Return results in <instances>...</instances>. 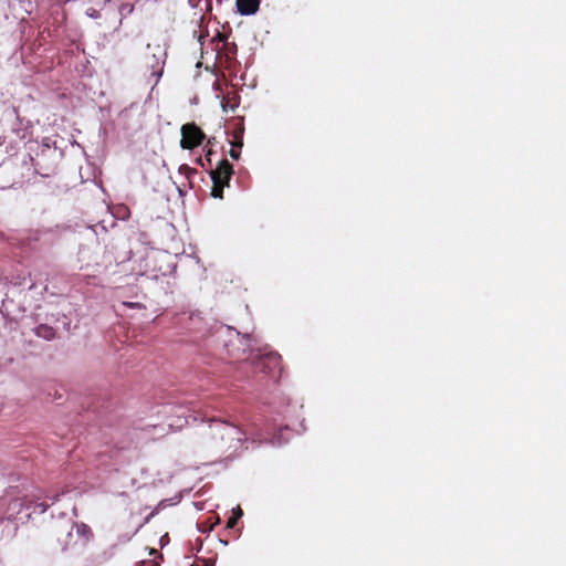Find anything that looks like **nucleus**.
I'll use <instances>...</instances> for the list:
<instances>
[{"instance_id": "f257e3e1", "label": "nucleus", "mask_w": 566, "mask_h": 566, "mask_svg": "<svg viewBox=\"0 0 566 566\" xmlns=\"http://www.w3.org/2000/svg\"><path fill=\"white\" fill-rule=\"evenodd\" d=\"M209 174L212 180L211 196L222 199L223 190L226 187H229L230 179L234 174L232 164L224 158Z\"/></svg>"}, {"instance_id": "f03ea898", "label": "nucleus", "mask_w": 566, "mask_h": 566, "mask_svg": "<svg viewBox=\"0 0 566 566\" xmlns=\"http://www.w3.org/2000/svg\"><path fill=\"white\" fill-rule=\"evenodd\" d=\"M181 139L180 147L182 149H193L200 146L206 139L203 130L195 123L184 124L180 128Z\"/></svg>"}, {"instance_id": "7ed1b4c3", "label": "nucleus", "mask_w": 566, "mask_h": 566, "mask_svg": "<svg viewBox=\"0 0 566 566\" xmlns=\"http://www.w3.org/2000/svg\"><path fill=\"white\" fill-rule=\"evenodd\" d=\"M211 434L214 439L221 441H233L242 442L245 433L238 427L228 422H217L211 428Z\"/></svg>"}, {"instance_id": "20e7f679", "label": "nucleus", "mask_w": 566, "mask_h": 566, "mask_svg": "<svg viewBox=\"0 0 566 566\" xmlns=\"http://www.w3.org/2000/svg\"><path fill=\"white\" fill-rule=\"evenodd\" d=\"M73 530V523H67L59 527L56 536L61 552H65L70 546H72Z\"/></svg>"}, {"instance_id": "39448f33", "label": "nucleus", "mask_w": 566, "mask_h": 566, "mask_svg": "<svg viewBox=\"0 0 566 566\" xmlns=\"http://www.w3.org/2000/svg\"><path fill=\"white\" fill-rule=\"evenodd\" d=\"M237 10L242 15L254 14L260 7V0H237Z\"/></svg>"}, {"instance_id": "423d86ee", "label": "nucleus", "mask_w": 566, "mask_h": 566, "mask_svg": "<svg viewBox=\"0 0 566 566\" xmlns=\"http://www.w3.org/2000/svg\"><path fill=\"white\" fill-rule=\"evenodd\" d=\"M34 333L36 336L46 340H51L55 337V329L46 324H40L36 326L34 328Z\"/></svg>"}, {"instance_id": "0eeeda50", "label": "nucleus", "mask_w": 566, "mask_h": 566, "mask_svg": "<svg viewBox=\"0 0 566 566\" xmlns=\"http://www.w3.org/2000/svg\"><path fill=\"white\" fill-rule=\"evenodd\" d=\"M74 528L78 537L83 538L84 543H87L93 537L91 527L84 523H73Z\"/></svg>"}, {"instance_id": "6e6552de", "label": "nucleus", "mask_w": 566, "mask_h": 566, "mask_svg": "<svg viewBox=\"0 0 566 566\" xmlns=\"http://www.w3.org/2000/svg\"><path fill=\"white\" fill-rule=\"evenodd\" d=\"M179 172L190 180L197 174V169L184 164L179 167Z\"/></svg>"}, {"instance_id": "1a4fd4ad", "label": "nucleus", "mask_w": 566, "mask_h": 566, "mask_svg": "<svg viewBox=\"0 0 566 566\" xmlns=\"http://www.w3.org/2000/svg\"><path fill=\"white\" fill-rule=\"evenodd\" d=\"M242 516V510L239 509V515H232L228 522H227V527L228 528H233L237 523H238V520Z\"/></svg>"}, {"instance_id": "9d476101", "label": "nucleus", "mask_w": 566, "mask_h": 566, "mask_svg": "<svg viewBox=\"0 0 566 566\" xmlns=\"http://www.w3.org/2000/svg\"><path fill=\"white\" fill-rule=\"evenodd\" d=\"M133 11H134V4L123 3L119 7L120 14H123L124 12L132 13Z\"/></svg>"}, {"instance_id": "9b49d317", "label": "nucleus", "mask_w": 566, "mask_h": 566, "mask_svg": "<svg viewBox=\"0 0 566 566\" xmlns=\"http://www.w3.org/2000/svg\"><path fill=\"white\" fill-rule=\"evenodd\" d=\"M231 158L238 160L240 158V151L234 149V148H231L230 151H229Z\"/></svg>"}, {"instance_id": "f8f14e48", "label": "nucleus", "mask_w": 566, "mask_h": 566, "mask_svg": "<svg viewBox=\"0 0 566 566\" xmlns=\"http://www.w3.org/2000/svg\"><path fill=\"white\" fill-rule=\"evenodd\" d=\"M11 504H13L14 509H17L14 513H19V512H20V510H21V504L19 503V501H18V500L12 501V502L9 504V506H10Z\"/></svg>"}, {"instance_id": "ddd939ff", "label": "nucleus", "mask_w": 566, "mask_h": 566, "mask_svg": "<svg viewBox=\"0 0 566 566\" xmlns=\"http://www.w3.org/2000/svg\"><path fill=\"white\" fill-rule=\"evenodd\" d=\"M211 155H212L211 150H208L206 153V161L208 163L209 166H211V158H210Z\"/></svg>"}, {"instance_id": "4468645a", "label": "nucleus", "mask_w": 566, "mask_h": 566, "mask_svg": "<svg viewBox=\"0 0 566 566\" xmlns=\"http://www.w3.org/2000/svg\"><path fill=\"white\" fill-rule=\"evenodd\" d=\"M217 38H218L220 41H226V40H227L226 35H224V34H222V33H218Z\"/></svg>"}, {"instance_id": "2eb2a0df", "label": "nucleus", "mask_w": 566, "mask_h": 566, "mask_svg": "<svg viewBox=\"0 0 566 566\" xmlns=\"http://www.w3.org/2000/svg\"><path fill=\"white\" fill-rule=\"evenodd\" d=\"M234 146H237V147H240V148H241V147L243 146L242 138H240V140H238V142L234 144Z\"/></svg>"}, {"instance_id": "dca6fc26", "label": "nucleus", "mask_w": 566, "mask_h": 566, "mask_svg": "<svg viewBox=\"0 0 566 566\" xmlns=\"http://www.w3.org/2000/svg\"><path fill=\"white\" fill-rule=\"evenodd\" d=\"M197 163L201 165L203 168L206 167V164L203 163L202 158H198Z\"/></svg>"}, {"instance_id": "f3484780", "label": "nucleus", "mask_w": 566, "mask_h": 566, "mask_svg": "<svg viewBox=\"0 0 566 566\" xmlns=\"http://www.w3.org/2000/svg\"><path fill=\"white\" fill-rule=\"evenodd\" d=\"M224 46L227 48V50H229V52H232V48H230V44L229 43H224Z\"/></svg>"}, {"instance_id": "a211bd4d", "label": "nucleus", "mask_w": 566, "mask_h": 566, "mask_svg": "<svg viewBox=\"0 0 566 566\" xmlns=\"http://www.w3.org/2000/svg\"><path fill=\"white\" fill-rule=\"evenodd\" d=\"M239 506L237 507V510L233 512V515H239Z\"/></svg>"}, {"instance_id": "6ab92c4d", "label": "nucleus", "mask_w": 566, "mask_h": 566, "mask_svg": "<svg viewBox=\"0 0 566 566\" xmlns=\"http://www.w3.org/2000/svg\"><path fill=\"white\" fill-rule=\"evenodd\" d=\"M91 17H93L94 19H97V15H95V12H92Z\"/></svg>"}, {"instance_id": "aec40b11", "label": "nucleus", "mask_w": 566, "mask_h": 566, "mask_svg": "<svg viewBox=\"0 0 566 566\" xmlns=\"http://www.w3.org/2000/svg\"><path fill=\"white\" fill-rule=\"evenodd\" d=\"M91 17H93L94 19H97V15H95V12H92Z\"/></svg>"}, {"instance_id": "412c9836", "label": "nucleus", "mask_w": 566, "mask_h": 566, "mask_svg": "<svg viewBox=\"0 0 566 566\" xmlns=\"http://www.w3.org/2000/svg\"><path fill=\"white\" fill-rule=\"evenodd\" d=\"M91 17H93L94 19H97V15H95V12H92Z\"/></svg>"}, {"instance_id": "4be33fe9", "label": "nucleus", "mask_w": 566, "mask_h": 566, "mask_svg": "<svg viewBox=\"0 0 566 566\" xmlns=\"http://www.w3.org/2000/svg\"><path fill=\"white\" fill-rule=\"evenodd\" d=\"M2 504H3V503H2V501L0 500V506H2Z\"/></svg>"}]
</instances>
